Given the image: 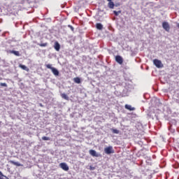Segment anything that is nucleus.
Here are the masks:
<instances>
[{
    "instance_id": "dca6fc26",
    "label": "nucleus",
    "mask_w": 179,
    "mask_h": 179,
    "mask_svg": "<svg viewBox=\"0 0 179 179\" xmlns=\"http://www.w3.org/2000/svg\"><path fill=\"white\" fill-rule=\"evenodd\" d=\"M74 82L77 84H80L81 83L80 79L79 78H74Z\"/></svg>"
},
{
    "instance_id": "4be33fe9",
    "label": "nucleus",
    "mask_w": 179,
    "mask_h": 179,
    "mask_svg": "<svg viewBox=\"0 0 179 179\" xmlns=\"http://www.w3.org/2000/svg\"><path fill=\"white\" fill-rule=\"evenodd\" d=\"M68 27L70 28V29H71L72 31H74V28L71 25H68Z\"/></svg>"
},
{
    "instance_id": "ddd939ff",
    "label": "nucleus",
    "mask_w": 179,
    "mask_h": 179,
    "mask_svg": "<svg viewBox=\"0 0 179 179\" xmlns=\"http://www.w3.org/2000/svg\"><path fill=\"white\" fill-rule=\"evenodd\" d=\"M61 96H62L64 99H65V100H67V101L69 100V97L68 96V95H67L66 94L62 93V94H61Z\"/></svg>"
},
{
    "instance_id": "9d476101",
    "label": "nucleus",
    "mask_w": 179,
    "mask_h": 179,
    "mask_svg": "<svg viewBox=\"0 0 179 179\" xmlns=\"http://www.w3.org/2000/svg\"><path fill=\"white\" fill-rule=\"evenodd\" d=\"M124 108H126L130 111L135 110V108H133L132 106H131V105H128V104L124 105Z\"/></svg>"
},
{
    "instance_id": "393cba45",
    "label": "nucleus",
    "mask_w": 179,
    "mask_h": 179,
    "mask_svg": "<svg viewBox=\"0 0 179 179\" xmlns=\"http://www.w3.org/2000/svg\"><path fill=\"white\" fill-rule=\"evenodd\" d=\"M108 2H112L113 0H107Z\"/></svg>"
},
{
    "instance_id": "f257e3e1",
    "label": "nucleus",
    "mask_w": 179,
    "mask_h": 179,
    "mask_svg": "<svg viewBox=\"0 0 179 179\" xmlns=\"http://www.w3.org/2000/svg\"><path fill=\"white\" fill-rule=\"evenodd\" d=\"M45 67L47 69H51L52 73L54 74L55 76H59V71L54 67H52V64H45Z\"/></svg>"
},
{
    "instance_id": "9b49d317",
    "label": "nucleus",
    "mask_w": 179,
    "mask_h": 179,
    "mask_svg": "<svg viewBox=\"0 0 179 179\" xmlns=\"http://www.w3.org/2000/svg\"><path fill=\"white\" fill-rule=\"evenodd\" d=\"M19 67L21 68L22 70L26 71L27 72H29V68H27V66H25V65H23V64H20L19 65Z\"/></svg>"
},
{
    "instance_id": "aec40b11",
    "label": "nucleus",
    "mask_w": 179,
    "mask_h": 179,
    "mask_svg": "<svg viewBox=\"0 0 179 179\" xmlns=\"http://www.w3.org/2000/svg\"><path fill=\"white\" fill-rule=\"evenodd\" d=\"M120 13H121V10H118V11L113 10V14H115L116 16H117Z\"/></svg>"
},
{
    "instance_id": "7ed1b4c3",
    "label": "nucleus",
    "mask_w": 179,
    "mask_h": 179,
    "mask_svg": "<svg viewBox=\"0 0 179 179\" xmlns=\"http://www.w3.org/2000/svg\"><path fill=\"white\" fill-rule=\"evenodd\" d=\"M153 64L155 65V66L159 69L162 68L164 66L161 60H158V59H154Z\"/></svg>"
},
{
    "instance_id": "39448f33",
    "label": "nucleus",
    "mask_w": 179,
    "mask_h": 179,
    "mask_svg": "<svg viewBox=\"0 0 179 179\" xmlns=\"http://www.w3.org/2000/svg\"><path fill=\"white\" fill-rule=\"evenodd\" d=\"M89 153L91 156H92L93 157H101V155L97 153L95 150H90L89 151Z\"/></svg>"
},
{
    "instance_id": "f3484780",
    "label": "nucleus",
    "mask_w": 179,
    "mask_h": 179,
    "mask_svg": "<svg viewBox=\"0 0 179 179\" xmlns=\"http://www.w3.org/2000/svg\"><path fill=\"white\" fill-rule=\"evenodd\" d=\"M38 45H40L41 47H46L48 45V43H38Z\"/></svg>"
},
{
    "instance_id": "b1692460",
    "label": "nucleus",
    "mask_w": 179,
    "mask_h": 179,
    "mask_svg": "<svg viewBox=\"0 0 179 179\" xmlns=\"http://www.w3.org/2000/svg\"><path fill=\"white\" fill-rule=\"evenodd\" d=\"M177 27L179 29V23L177 24Z\"/></svg>"
},
{
    "instance_id": "2eb2a0df",
    "label": "nucleus",
    "mask_w": 179,
    "mask_h": 179,
    "mask_svg": "<svg viewBox=\"0 0 179 179\" xmlns=\"http://www.w3.org/2000/svg\"><path fill=\"white\" fill-rule=\"evenodd\" d=\"M10 53L13 54L15 56H20V55L19 51H17V50H11Z\"/></svg>"
},
{
    "instance_id": "6e6552de",
    "label": "nucleus",
    "mask_w": 179,
    "mask_h": 179,
    "mask_svg": "<svg viewBox=\"0 0 179 179\" xmlns=\"http://www.w3.org/2000/svg\"><path fill=\"white\" fill-rule=\"evenodd\" d=\"M9 163L17 167L23 166V164H21L20 162H15V161H9Z\"/></svg>"
},
{
    "instance_id": "4468645a",
    "label": "nucleus",
    "mask_w": 179,
    "mask_h": 179,
    "mask_svg": "<svg viewBox=\"0 0 179 179\" xmlns=\"http://www.w3.org/2000/svg\"><path fill=\"white\" fill-rule=\"evenodd\" d=\"M108 6L110 8L113 9L115 6L114 2L113 1H110L108 3Z\"/></svg>"
},
{
    "instance_id": "f8f14e48",
    "label": "nucleus",
    "mask_w": 179,
    "mask_h": 179,
    "mask_svg": "<svg viewBox=\"0 0 179 179\" xmlns=\"http://www.w3.org/2000/svg\"><path fill=\"white\" fill-rule=\"evenodd\" d=\"M96 28L99 30L103 29V25L101 23H96Z\"/></svg>"
},
{
    "instance_id": "f03ea898",
    "label": "nucleus",
    "mask_w": 179,
    "mask_h": 179,
    "mask_svg": "<svg viewBox=\"0 0 179 179\" xmlns=\"http://www.w3.org/2000/svg\"><path fill=\"white\" fill-rule=\"evenodd\" d=\"M104 152L106 155L114 154L115 151L112 146H108L104 149Z\"/></svg>"
},
{
    "instance_id": "5701e85b",
    "label": "nucleus",
    "mask_w": 179,
    "mask_h": 179,
    "mask_svg": "<svg viewBox=\"0 0 179 179\" xmlns=\"http://www.w3.org/2000/svg\"><path fill=\"white\" fill-rule=\"evenodd\" d=\"M0 176H2V177H5V176H3V174L1 171H0Z\"/></svg>"
},
{
    "instance_id": "1a4fd4ad",
    "label": "nucleus",
    "mask_w": 179,
    "mask_h": 179,
    "mask_svg": "<svg viewBox=\"0 0 179 179\" xmlns=\"http://www.w3.org/2000/svg\"><path fill=\"white\" fill-rule=\"evenodd\" d=\"M54 48H55L56 51H57V52L59 51L61 46H60V44L59 43V42L56 41L55 43Z\"/></svg>"
},
{
    "instance_id": "0eeeda50",
    "label": "nucleus",
    "mask_w": 179,
    "mask_h": 179,
    "mask_svg": "<svg viewBox=\"0 0 179 179\" xmlns=\"http://www.w3.org/2000/svg\"><path fill=\"white\" fill-rule=\"evenodd\" d=\"M115 61L117 62V64H119L120 65H122L124 60L123 58L120 56V55H117L115 57Z\"/></svg>"
},
{
    "instance_id": "6ab92c4d",
    "label": "nucleus",
    "mask_w": 179,
    "mask_h": 179,
    "mask_svg": "<svg viewBox=\"0 0 179 179\" xmlns=\"http://www.w3.org/2000/svg\"><path fill=\"white\" fill-rule=\"evenodd\" d=\"M42 140L43 141H50V137H47V136H43L42 137Z\"/></svg>"
},
{
    "instance_id": "a211bd4d",
    "label": "nucleus",
    "mask_w": 179,
    "mask_h": 179,
    "mask_svg": "<svg viewBox=\"0 0 179 179\" xmlns=\"http://www.w3.org/2000/svg\"><path fill=\"white\" fill-rule=\"evenodd\" d=\"M111 131H112L113 134H119V131L115 129H112Z\"/></svg>"
},
{
    "instance_id": "412c9836",
    "label": "nucleus",
    "mask_w": 179,
    "mask_h": 179,
    "mask_svg": "<svg viewBox=\"0 0 179 179\" xmlns=\"http://www.w3.org/2000/svg\"><path fill=\"white\" fill-rule=\"evenodd\" d=\"M0 86H2V87H7V84L6 83H0Z\"/></svg>"
},
{
    "instance_id": "423d86ee",
    "label": "nucleus",
    "mask_w": 179,
    "mask_h": 179,
    "mask_svg": "<svg viewBox=\"0 0 179 179\" xmlns=\"http://www.w3.org/2000/svg\"><path fill=\"white\" fill-rule=\"evenodd\" d=\"M162 27L166 31L169 32L170 31V25L167 22H162Z\"/></svg>"
},
{
    "instance_id": "20e7f679",
    "label": "nucleus",
    "mask_w": 179,
    "mask_h": 179,
    "mask_svg": "<svg viewBox=\"0 0 179 179\" xmlns=\"http://www.w3.org/2000/svg\"><path fill=\"white\" fill-rule=\"evenodd\" d=\"M59 166H60L65 171H68L69 170V166L65 162L60 163V164H59Z\"/></svg>"
},
{
    "instance_id": "a878e982",
    "label": "nucleus",
    "mask_w": 179,
    "mask_h": 179,
    "mask_svg": "<svg viewBox=\"0 0 179 179\" xmlns=\"http://www.w3.org/2000/svg\"><path fill=\"white\" fill-rule=\"evenodd\" d=\"M0 179H3V178H0Z\"/></svg>"
}]
</instances>
